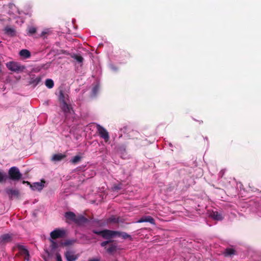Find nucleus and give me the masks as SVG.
Here are the masks:
<instances>
[{"label":"nucleus","mask_w":261,"mask_h":261,"mask_svg":"<svg viewBox=\"0 0 261 261\" xmlns=\"http://www.w3.org/2000/svg\"><path fill=\"white\" fill-rule=\"evenodd\" d=\"M234 253L235 251L234 249L232 248H228L226 250L225 254V256H230L231 255L234 254Z\"/></svg>","instance_id":"nucleus-22"},{"label":"nucleus","mask_w":261,"mask_h":261,"mask_svg":"<svg viewBox=\"0 0 261 261\" xmlns=\"http://www.w3.org/2000/svg\"><path fill=\"white\" fill-rule=\"evenodd\" d=\"M20 251L21 254L24 256V258L25 259L29 260V254L28 250L24 246H20Z\"/></svg>","instance_id":"nucleus-15"},{"label":"nucleus","mask_w":261,"mask_h":261,"mask_svg":"<svg viewBox=\"0 0 261 261\" xmlns=\"http://www.w3.org/2000/svg\"><path fill=\"white\" fill-rule=\"evenodd\" d=\"M62 109L66 114H71V113L73 111L71 107L69 105H68L66 102L62 103Z\"/></svg>","instance_id":"nucleus-13"},{"label":"nucleus","mask_w":261,"mask_h":261,"mask_svg":"<svg viewBox=\"0 0 261 261\" xmlns=\"http://www.w3.org/2000/svg\"><path fill=\"white\" fill-rule=\"evenodd\" d=\"M7 67L8 68L12 71H19L24 69V67L20 66V65L14 62H9L7 64Z\"/></svg>","instance_id":"nucleus-9"},{"label":"nucleus","mask_w":261,"mask_h":261,"mask_svg":"<svg viewBox=\"0 0 261 261\" xmlns=\"http://www.w3.org/2000/svg\"><path fill=\"white\" fill-rule=\"evenodd\" d=\"M117 249V246L115 244L111 245L108 249L107 251L109 253H112Z\"/></svg>","instance_id":"nucleus-23"},{"label":"nucleus","mask_w":261,"mask_h":261,"mask_svg":"<svg viewBox=\"0 0 261 261\" xmlns=\"http://www.w3.org/2000/svg\"><path fill=\"white\" fill-rule=\"evenodd\" d=\"M56 261H62V257L59 253L56 254Z\"/></svg>","instance_id":"nucleus-27"},{"label":"nucleus","mask_w":261,"mask_h":261,"mask_svg":"<svg viewBox=\"0 0 261 261\" xmlns=\"http://www.w3.org/2000/svg\"><path fill=\"white\" fill-rule=\"evenodd\" d=\"M79 254L72 250H68L65 253V257L67 261H75L79 258Z\"/></svg>","instance_id":"nucleus-8"},{"label":"nucleus","mask_w":261,"mask_h":261,"mask_svg":"<svg viewBox=\"0 0 261 261\" xmlns=\"http://www.w3.org/2000/svg\"><path fill=\"white\" fill-rule=\"evenodd\" d=\"M65 235V231L64 229L57 228L51 231L50 233V241L51 242L50 247L52 250H56L60 246H68L70 244L69 241L60 242L59 243L54 241L57 239L63 238Z\"/></svg>","instance_id":"nucleus-1"},{"label":"nucleus","mask_w":261,"mask_h":261,"mask_svg":"<svg viewBox=\"0 0 261 261\" xmlns=\"http://www.w3.org/2000/svg\"><path fill=\"white\" fill-rule=\"evenodd\" d=\"M98 89V87L97 86L95 87L93 90V93L95 94L96 92V91Z\"/></svg>","instance_id":"nucleus-31"},{"label":"nucleus","mask_w":261,"mask_h":261,"mask_svg":"<svg viewBox=\"0 0 261 261\" xmlns=\"http://www.w3.org/2000/svg\"><path fill=\"white\" fill-rule=\"evenodd\" d=\"M59 98L62 103L66 102V101L68 100V95L67 94H64L63 91H60Z\"/></svg>","instance_id":"nucleus-16"},{"label":"nucleus","mask_w":261,"mask_h":261,"mask_svg":"<svg viewBox=\"0 0 261 261\" xmlns=\"http://www.w3.org/2000/svg\"><path fill=\"white\" fill-rule=\"evenodd\" d=\"M95 233L101 235L105 239H110L114 238L119 234V232L115 231L109 230H104L103 231H94Z\"/></svg>","instance_id":"nucleus-4"},{"label":"nucleus","mask_w":261,"mask_h":261,"mask_svg":"<svg viewBox=\"0 0 261 261\" xmlns=\"http://www.w3.org/2000/svg\"><path fill=\"white\" fill-rule=\"evenodd\" d=\"M6 192L11 197H18L19 195L18 191L12 189H6Z\"/></svg>","instance_id":"nucleus-12"},{"label":"nucleus","mask_w":261,"mask_h":261,"mask_svg":"<svg viewBox=\"0 0 261 261\" xmlns=\"http://www.w3.org/2000/svg\"><path fill=\"white\" fill-rule=\"evenodd\" d=\"M8 177L5 172L0 170V182H5L7 179Z\"/></svg>","instance_id":"nucleus-20"},{"label":"nucleus","mask_w":261,"mask_h":261,"mask_svg":"<svg viewBox=\"0 0 261 261\" xmlns=\"http://www.w3.org/2000/svg\"><path fill=\"white\" fill-rule=\"evenodd\" d=\"M54 83L52 80L47 79L45 81V86L48 88H52L54 87Z\"/></svg>","instance_id":"nucleus-21"},{"label":"nucleus","mask_w":261,"mask_h":261,"mask_svg":"<svg viewBox=\"0 0 261 261\" xmlns=\"http://www.w3.org/2000/svg\"><path fill=\"white\" fill-rule=\"evenodd\" d=\"M19 54L23 59H28L31 56V53L28 49H22L19 51Z\"/></svg>","instance_id":"nucleus-14"},{"label":"nucleus","mask_w":261,"mask_h":261,"mask_svg":"<svg viewBox=\"0 0 261 261\" xmlns=\"http://www.w3.org/2000/svg\"><path fill=\"white\" fill-rule=\"evenodd\" d=\"M23 184L27 183L28 185H30V187L32 188L33 190H38L41 191L43 188L44 187V182H38L34 183L33 185H30V182L28 181H23Z\"/></svg>","instance_id":"nucleus-10"},{"label":"nucleus","mask_w":261,"mask_h":261,"mask_svg":"<svg viewBox=\"0 0 261 261\" xmlns=\"http://www.w3.org/2000/svg\"><path fill=\"white\" fill-rule=\"evenodd\" d=\"M114 188L116 189H119V188H118V187H115Z\"/></svg>","instance_id":"nucleus-33"},{"label":"nucleus","mask_w":261,"mask_h":261,"mask_svg":"<svg viewBox=\"0 0 261 261\" xmlns=\"http://www.w3.org/2000/svg\"><path fill=\"white\" fill-rule=\"evenodd\" d=\"M81 159V157L79 155H76L74 156L71 160V162L73 164H75L79 162Z\"/></svg>","instance_id":"nucleus-25"},{"label":"nucleus","mask_w":261,"mask_h":261,"mask_svg":"<svg viewBox=\"0 0 261 261\" xmlns=\"http://www.w3.org/2000/svg\"><path fill=\"white\" fill-rule=\"evenodd\" d=\"M5 8L7 10L9 9L8 14L10 15H13L14 16L12 20H13L16 24L18 25H20L23 23V18L21 16H19L21 13L15 5L10 4L9 5L5 6Z\"/></svg>","instance_id":"nucleus-2"},{"label":"nucleus","mask_w":261,"mask_h":261,"mask_svg":"<svg viewBox=\"0 0 261 261\" xmlns=\"http://www.w3.org/2000/svg\"><path fill=\"white\" fill-rule=\"evenodd\" d=\"M117 236H121L124 239H126L129 237L128 234H127V233H124H124H120L119 232V234L117 235Z\"/></svg>","instance_id":"nucleus-28"},{"label":"nucleus","mask_w":261,"mask_h":261,"mask_svg":"<svg viewBox=\"0 0 261 261\" xmlns=\"http://www.w3.org/2000/svg\"><path fill=\"white\" fill-rule=\"evenodd\" d=\"M37 29L34 26H31L28 28V33H36Z\"/></svg>","instance_id":"nucleus-26"},{"label":"nucleus","mask_w":261,"mask_h":261,"mask_svg":"<svg viewBox=\"0 0 261 261\" xmlns=\"http://www.w3.org/2000/svg\"><path fill=\"white\" fill-rule=\"evenodd\" d=\"M8 174L10 178L13 180H18L22 176V174L20 172L19 170L16 167L10 168L9 170Z\"/></svg>","instance_id":"nucleus-5"},{"label":"nucleus","mask_w":261,"mask_h":261,"mask_svg":"<svg viewBox=\"0 0 261 261\" xmlns=\"http://www.w3.org/2000/svg\"><path fill=\"white\" fill-rule=\"evenodd\" d=\"M109 243V241H104L101 243V246L102 247L106 246L108 243Z\"/></svg>","instance_id":"nucleus-29"},{"label":"nucleus","mask_w":261,"mask_h":261,"mask_svg":"<svg viewBox=\"0 0 261 261\" xmlns=\"http://www.w3.org/2000/svg\"><path fill=\"white\" fill-rule=\"evenodd\" d=\"M211 216L212 218L216 220H221L223 219L221 214L218 213V212H213L211 214Z\"/></svg>","instance_id":"nucleus-18"},{"label":"nucleus","mask_w":261,"mask_h":261,"mask_svg":"<svg viewBox=\"0 0 261 261\" xmlns=\"http://www.w3.org/2000/svg\"><path fill=\"white\" fill-rule=\"evenodd\" d=\"M72 57L79 63H82L83 61V57L80 55H74Z\"/></svg>","instance_id":"nucleus-24"},{"label":"nucleus","mask_w":261,"mask_h":261,"mask_svg":"<svg viewBox=\"0 0 261 261\" xmlns=\"http://www.w3.org/2000/svg\"><path fill=\"white\" fill-rule=\"evenodd\" d=\"M96 127L100 137L103 139L106 142H107L110 138L108 131L104 127L99 124L96 125Z\"/></svg>","instance_id":"nucleus-6"},{"label":"nucleus","mask_w":261,"mask_h":261,"mask_svg":"<svg viewBox=\"0 0 261 261\" xmlns=\"http://www.w3.org/2000/svg\"><path fill=\"white\" fill-rule=\"evenodd\" d=\"M138 223H142V222H149L151 224H154V219L149 216H144L137 221Z\"/></svg>","instance_id":"nucleus-11"},{"label":"nucleus","mask_w":261,"mask_h":261,"mask_svg":"<svg viewBox=\"0 0 261 261\" xmlns=\"http://www.w3.org/2000/svg\"><path fill=\"white\" fill-rule=\"evenodd\" d=\"M11 240V236L8 234H6L0 237V243L7 242Z\"/></svg>","instance_id":"nucleus-19"},{"label":"nucleus","mask_w":261,"mask_h":261,"mask_svg":"<svg viewBox=\"0 0 261 261\" xmlns=\"http://www.w3.org/2000/svg\"><path fill=\"white\" fill-rule=\"evenodd\" d=\"M65 158V155L61 153L54 154L52 156L51 160L54 162L60 161Z\"/></svg>","instance_id":"nucleus-17"},{"label":"nucleus","mask_w":261,"mask_h":261,"mask_svg":"<svg viewBox=\"0 0 261 261\" xmlns=\"http://www.w3.org/2000/svg\"><path fill=\"white\" fill-rule=\"evenodd\" d=\"M88 261H100V259L98 258H93L89 259Z\"/></svg>","instance_id":"nucleus-30"},{"label":"nucleus","mask_w":261,"mask_h":261,"mask_svg":"<svg viewBox=\"0 0 261 261\" xmlns=\"http://www.w3.org/2000/svg\"><path fill=\"white\" fill-rule=\"evenodd\" d=\"M11 18H9L8 20L0 19V27H2L4 28V30L6 33H14L15 30L13 27H10L8 25V21H9Z\"/></svg>","instance_id":"nucleus-7"},{"label":"nucleus","mask_w":261,"mask_h":261,"mask_svg":"<svg viewBox=\"0 0 261 261\" xmlns=\"http://www.w3.org/2000/svg\"><path fill=\"white\" fill-rule=\"evenodd\" d=\"M111 221L116 222V221H115V220H113V219H111Z\"/></svg>","instance_id":"nucleus-32"},{"label":"nucleus","mask_w":261,"mask_h":261,"mask_svg":"<svg viewBox=\"0 0 261 261\" xmlns=\"http://www.w3.org/2000/svg\"><path fill=\"white\" fill-rule=\"evenodd\" d=\"M65 217L68 221H73L77 224H82L87 221L84 217L82 216H76V215L72 212H67L65 214Z\"/></svg>","instance_id":"nucleus-3"}]
</instances>
